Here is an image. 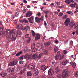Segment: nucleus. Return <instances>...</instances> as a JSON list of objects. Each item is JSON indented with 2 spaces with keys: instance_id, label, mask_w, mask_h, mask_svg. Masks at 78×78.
Wrapping results in <instances>:
<instances>
[{
  "instance_id": "1",
  "label": "nucleus",
  "mask_w": 78,
  "mask_h": 78,
  "mask_svg": "<svg viewBox=\"0 0 78 78\" xmlns=\"http://www.w3.org/2000/svg\"><path fill=\"white\" fill-rule=\"evenodd\" d=\"M16 30L15 29L12 30L9 33V34H12L13 35L16 36V37H17L19 35H20L22 34V32L20 30H17V33L16 32Z\"/></svg>"
},
{
  "instance_id": "2",
  "label": "nucleus",
  "mask_w": 78,
  "mask_h": 78,
  "mask_svg": "<svg viewBox=\"0 0 78 78\" xmlns=\"http://www.w3.org/2000/svg\"><path fill=\"white\" fill-rule=\"evenodd\" d=\"M68 73H69V71L67 69L64 70L63 72V73L62 75V78H66L68 76Z\"/></svg>"
},
{
  "instance_id": "3",
  "label": "nucleus",
  "mask_w": 78,
  "mask_h": 78,
  "mask_svg": "<svg viewBox=\"0 0 78 78\" xmlns=\"http://www.w3.org/2000/svg\"><path fill=\"white\" fill-rule=\"evenodd\" d=\"M16 70L18 72L20 71V74L21 75L22 74H23L24 72H25V71L22 70V68H20V66H18L16 68Z\"/></svg>"
},
{
  "instance_id": "4",
  "label": "nucleus",
  "mask_w": 78,
  "mask_h": 78,
  "mask_svg": "<svg viewBox=\"0 0 78 78\" xmlns=\"http://www.w3.org/2000/svg\"><path fill=\"white\" fill-rule=\"evenodd\" d=\"M70 20L69 18H67L66 19L64 22V25L67 27V26L69 25V24L70 23Z\"/></svg>"
},
{
  "instance_id": "5",
  "label": "nucleus",
  "mask_w": 78,
  "mask_h": 78,
  "mask_svg": "<svg viewBox=\"0 0 78 78\" xmlns=\"http://www.w3.org/2000/svg\"><path fill=\"white\" fill-rule=\"evenodd\" d=\"M18 62L16 60H15L11 62L9 64V66H12L17 64Z\"/></svg>"
},
{
  "instance_id": "6",
  "label": "nucleus",
  "mask_w": 78,
  "mask_h": 78,
  "mask_svg": "<svg viewBox=\"0 0 78 78\" xmlns=\"http://www.w3.org/2000/svg\"><path fill=\"white\" fill-rule=\"evenodd\" d=\"M2 35H5V36H7L6 37L7 38V39H9V38H10V37L8 35V34L9 33L8 32L4 31L2 32Z\"/></svg>"
},
{
  "instance_id": "7",
  "label": "nucleus",
  "mask_w": 78,
  "mask_h": 78,
  "mask_svg": "<svg viewBox=\"0 0 78 78\" xmlns=\"http://www.w3.org/2000/svg\"><path fill=\"white\" fill-rule=\"evenodd\" d=\"M16 28L17 29H20L21 30H23V27L22 24H19L16 26Z\"/></svg>"
},
{
  "instance_id": "8",
  "label": "nucleus",
  "mask_w": 78,
  "mask_h": 78,
  "mask_svg": "<svg viewBox=\"0 0 78 78\" xmlns=\"http://www.w3.org/2000/svg\"><path fill=\"white\" fill-rule=\"evenodd\" d=\"M48 68V66H45V65H42L41 66V68L42 70H43V71H45V70H46Z\"/></svg>"
},
{
  "instance_id": "9",
  "label": "nucleus",
  "mask_w": 78,
  "mask_h": 78,
  "mask_svg": "<svg viewBox=\"0 0 78 78\" xmlns=\"http://www.w3.org/2000/svg\"><path fill=\"white\" fill-rule=\"evenodd\" d=\"M31 58V55H26L24 56V58L26 60H30Z\"/></svg>"
},
{
  "instance_id": "10",
  "label": "nucleus",
  "mask_w": 78,
  "mask_h": 78,
  "mask_svg": "<svg viewBox=\"0 0 78 78\" xmlns=\"http://www.w3.org/2000/svg\"><path fill=\"white\" fill-rule=\"evenodd\" d=\"M53 74H54V71H53V70L50 69L48 72V75H50V76H51L53 75Z\"/></svg>"
},
{
  "instance_id": "11",
  "label": "nucleus",
  "mask_w": 78,
  "mask_h": 78,
  "mask_svg": "<svg viewBox=\"0 0 78 78\" xmlns=\"http://www.w3.org/2000/svg\"><path fill=\"white\" fill-rule=\"evenodd\" d=\"M29 22L30 23H33L34 22L33 20H34V18L33 16H32L31 17L29 18L28 19Z\"/></svg>"
},
{
  "instance_id": "12",
  "label": "nucleus",
  "mask_w": 78,
  "mask_h": 78,
  "mask_svg": "<svg viewBox=\"0 0 78 78\" xmlns=\"http://www.w3.org/2000/svg\"><path fill=\"white\" fill-rule=\"evenodd\" d=\"M33 14V13L31 11L28 12L26 13V17H30Z\"/></svg>"
},
{
  "instance_id": "13",
  "label": "nucleus",
  "mask_w": 78,
  "mask_h": 78,
  "mask_svg": "<svg viewBox=\"0 0 78 78\" xmlns=\"http://www.w3.org/2000/svg\"><path fill=\"white\" fill-rule=\"evenodd\" d=\"M0 75L1 77H6V75H7V73H4L3 72H2L0 73Z\"/></svg>"
},
{
  "instance_id": "14",
  "label": "nucleus",
  "mask_w": 78,
  "mask_h": 78,
  "mask_svg": "<svg viewBox=\"0 0 78 78\" xmlns=\"http://www.w3.org/2000/svg\"><path fill=\"white\" fill-rule=\"evenodd\" d=\"M41 18H39L37 17H35V21L37 23H39L41 22Z\"/></svg>"
},
{
  "instance_id": "15",
  "label": "nucleus",
  "mask_w": 78,
  "mask_h": 78,
  "mask_svg": "<svg viewBox=\"0 0 78 78\" xmlns=\"http://www.w3.org/2000/svg\"><path fill=\"white\" fill-rule=\"evenodd\" d=\"M34 71L35 73H34L33 76H36V75H37L39 74V73L38 69H35Z\"/></svg>"
},
{
  "instance_id": "16",
  "label": "nucleus",
  "mask_w": 78,
  "mask_h": 78,
  "mask_svg": "<svg viewBox=\"0 0 78 78\" xmlns=\"http://www.w3.org/2000/svg\"><path fill=\"white\" fill-rule=\"evenodd\" d=\"M42 55H48V52L47 50H43V52L42 53Z\"/></svg>"
},
{
  "instance_id": "17",
  "label": "nucleus",
  "mask_w": 78,
  "mask_h": 78,
  "mask_svg": "<svg viewBox=\"0 0 78 78\" xmlns=\"http://www.w3.org/2000/svg\"><path fill=\"white\" fill-rule=\"evenodd\" d=\"M31 58L32 59L36 60V59H37V53L33 54L31 56Z\"/></svg>"
},
{
  "instance_id": "18",
  "label": "nucleus",
  "mask_w": 78,
  "mask_h": 78,
  "mask_svg": "<svg viewBox=\"0 0 78 78\" xmlns=\"http://www.w3.org/2000/svg\"><path fill=\"white\" fill-rule=\"evenodd\" d=\"M35 43H33L31 46V48L33 51H34L36 50V48L35 47Z\"/></svg>"
},
{
  "instance_id": "19",
  "label": "nucleus",
  "mask_w": 78,
  "mask_h": 78,
  "mask_svg": "<svg viewBox=\"0 0 78 78\" xmlns=\"http://www.w3.org/2000/svg\"><path fill=\"white\" fill-rule=\"evenodd\" d=\"M51 44V41H48L47 42L44 43V45L45 47H48L49 45H50Z\"/></svg>"
},
{
  "instance_id": "20",
  "label": "nucleus",
  "mask_w": 78,
  "mask_h": 78,
  "mask_svg": "<svg viewBox=\"0 0 78 78\" xmlns=\"http://www.w3.org/2000/svg\"><path fill=\"white\" fill-rule=\"evenodd\" d=\"M70 64H71V65H72L73 68L74 69V68H75V67H76V64H75V62H71Z\"/></svg>"
},
{
  "instance_id": "21",
  "label": "nucleus",
  "mask_w": 78,
  "mask_h": 78,
  "mask_svg": "<svg viewBox=\"0 0 78 78\" xmlns=\"http://www.w3.org/2000/svg\"><path fill=\"white\" fill-rule=\"evenodd\" d=\"M41 37V36L39 34H36V36L35 37V40H39Z\"/></svg>"
},
{
  "instance_id": "22",
  "label": "nucleus",
  "mask_w": 78,
  "mask_h": 78,
  "mask_svg": "<svg viewBox=\"0 0 78 78\" xmlns=\"http://www.w3.org/2000/svg\"><path fill=\"white\" fill-rule=\"evenodd\" d=\"M12 37L11 38V40L12 41H14L15 40H16V36H15L14 35H13V34H12Z\"/></svg>"
},
{
  "instance_id": "23",
  "label": "nucleus",
  "mask_w": 78,
  "mask_h": 78,
  "mask_svg": "<svg viewBox=\"0 0 78 78\" xmlns=\"http://www.w3.org/2000/svg\"><path fill=\"white\" fill-rule=\"evenodd\" d=\"M14 69L13 68H9L7 69V71L9 72L10 73V72H14Z\"/></svg>"
},
{
  "instance_id": "24",
  "label": "nucleus",
  "mask_w": 78,
  "mask_h": 78,
  "mask_svg": "<svg viewBox=\"0 0 78 78\" xmlns=\"http://www.w3.org/2000/svg\"><path fill=\"white\" fill-rule=\"evenodd\" d=\"M77 5V3H74L73 4H70L69 5L71 6V8H74V7H75Z\"/></svg>"
},
{
  "instance_id": "25",
  "label": "nucleus",
  "mask_w": 78,
  "mask_h": 78,
  "mask_svg": "<svg viewBox=\"0 0 78 78\" xmlns=\"http://www.w3.org/2000/svg\"><path fill=\"white\" fill-rule=\"evenodd\" d=\"M59 50V48H58L56 46H54V53H56Z\"/></svg>"
},
{
  "instance_id": "26",
  "label": "nucleus",
  "mask_w": 78,
  "mask_h": 78,
  "mask_svg": "<svg viewBox=\"0 0 78 78\" xmlns=\"http://www.w3.org/2000/svg\"><path fill=\"white\" fill-rule=\"evenodd\" d=\"M60 71V69H59V68L58 67H57L55 70V72L57 73H58V72Z\"/></svg>"
},
{
  "instance_id": "27",
  "label": "nucleus",
  "mask_w": 78,
  "mask_h": 78,
  "mask_svg": "<svg viewBox=\"0 0 78 78\" xmlns=\"http://www.w3.org/2000/svg\"><path fill=\"white\" fill-rule=\"evenodd\" d=\"M30 27L29 26H27L24 27V30L25 31V33H27V31L28 30Z\"/></svg>"
},
{
  "instance_id": "28",
  "label": "nucleus",
  "mask_w": 78,
  "mask_h": 78,
  "mask_svg": "<svg viewBox=\"0 0 78 78\" xmlns=\"http://www.w3.org/2000/svg\"><path fill=\"white\" fill-rule=\"evenodd\" d=\"M68 62V61H67V60H63V61L62 62V65H66V64H67Z\"/></svg>"
},
{
  "instance_id": "29",
  "label": "nucleus",
  "mask_w": 78,
  "mask_h": 78,
  "mask_svg": "<svg viewBox=\"0 0 78 78\" xmlns=\"http://www.w3.org/2000/svg\"><path fill=\"white\" fill-rule=\"evenodd\" d=\"M42 55V53H41L40 54V55H37V58H38L39 59L40 58H41V57Z\"/></svg>"
},
{
  "instance_id": "30",
  "label": "nucleus",
  "mask_w": 78,
  "mask_h": 78,
  "mask_svg": "<svg viewBox=\"0 0 78 78\" xmlns=\"http://www.w3.org/2000/svg\"><path fill=\"white\" fill-rule=\"evenodd\" d=\"M22 22H24L25 23H28L29 22L28 20H22Z\"/></svg>"
},
{
  "instance_id": "31",
  "label": "nucleus",
  "mask_w": 78,
  "mask_h": 78,
  "mask_svg": "<svg viewBox=\"0 0 78 78\" xmlns=\"http://www.w3.org/2000/svg\"><path fill=\"white\" fill-rule=\"evenodd\" d=\"M27 75L28 76H30L32 75V73L31 72H28L27 73Z\"/></svg>"
},
{
  "instance_id": "32",
  "label": "nucleus",
  "mask_w": 78,
  "mask_h": 78,
  "mask_svg": "<svg viewBox=\"0 0 78 78\" xmlns=\"http://www.w3.org/2000/svg\"><path fill=\"white\" fill-rule=\"evenodd\" d=\"M65 3L66 4H70L71 3V2L69 0H66L65 1Z\"/></svg>"
},
{
  "instance_id": "33",
  "label": "nucleus",
  "mask_w": 78,
  "mask_h": 78,
  "mask_svg": "<svg viewBox=\"0 0 78 78\" xmlns=\"http://www.w3.org/2000/svg\"><path fill=\"white\" fill-rule=\"evenodd\" d=\"M64 58V55H61L60 56V59H59L60 61L62 59H63Z\"/></svg>"
},
{
  "instance_id": "34",
  "label": "nucleus",
  "mask_w": 78,
  "mask_h": 78,
  "mask_svg": "<svg viewBox=\"0 0 78 78\" xmlns=\"http://www.w3.org/2000/svg\"><path fill=\"white\" fill-rule=\"evenodd\" d=\"M32 64H29L28 65V68L30 70H32Z\"/></svg>"
},
{
  "instance_id": "35",
  "label": "nucleus",
  "mask_w": 78,
  "mask_h": 78,
  "mask_svg": "<svg viewBox=\"0 0 78 78\" xmlns=\"http://www.w3.org/2000/svg\"><path fill=\"white\" fill-rule=\"evenodd\" d=\"M35 67H36V66H35V65L34 64H32V70H34V69H35Z\"/></svg>"
},
{
  "instance_id": "36",
  "label": "nucleus",
  "mask_w": 78,
  "mask_h": 78,
  "mask_svg": "<svg viewBox=\"0 0 78 78\" xmlns=\"http://www.w3.org/2000/svg\"><path fill=\"white\" fill-rule=\"evenodd\" d=\"M69 23V27L70 28H72L74 25H75V24H73V23Z\"/></svg>"
},
{
  "instance_id": "37",
  "label": "nucleus",
  "mask_w": 78,
  "mask_h": 78,
  "mask_svg": "<svg viewBox=\"0 0 78 78\" xmlns=\"http://www.w3.org/2000/svg\"><path fill=\"white\" fill-rule=\"evenodd\" d=\"M32 36L33 37H34L36 35V33L34 31L32 30Z\"/></svg>"
},
{
  "instance_id": "38",
  "label": "nucleus",
  "mask_w": 78,
  "mask_h": 78,
  "mask_svg": "<svg viewBox=\"0 0 78 78\" xmlns=\"http://www.w3.org/2000/svg\"><path fill=\"white\" fill-rule=\"evenodd\" d=\"M59 55H56L55 56V59L56 60H58V59L59 58Z\"/></svg>"
},
{
  "instance_id": "39",
  "label": "nucleus",
  "mask_w": 78,
  "mask_h": 78,
  "mask_svg": "<svg viewBox=\"0 0 78 78\" xmlns=\"http://www.w3.org/2000/svg\"><path fill=\"white\" fill-rule=\"evenodd\" d=\"M15 16L16 17H18V16H19V13H18L17 12H16L15 13Z\"/></svg>"
},
{
  "instance_id": "40",
  "label": "nucleus",
  "mask_w": 78,
  "mask_h": 78,
  "mask_svg": "<svg viewBox=\"0 0 78 78\" xmlns=\"http://www.w3.org/2000/svg\"><path fill=\"white\" fill-rule=\"evenodd\" d=\"M29 37L30 35L28 34H27L25 36V38H26V39H27V38H28Z\"/></svg>"
},
{
  "instance_id": "41",
  "label": "nucleus",
  "mask_w": 78,
  "mask_h": 78,
  "mask_svg": "<svg viewBox=\"0 0 78 78\" xmlns=\"http://www.w3.org/2000/svg\"><path fill=\"white\" fill-rule=\"evenodd\" d=\"M43 12L44 14H47L48 13V10L45 11H43Z\"/></svg>"
},
{
  "instance_id": "42",
  "label": "nucleus",
  "mask_w": 78,
  "mask_h": 78,
  "mask_svg": "<svg viewBox=\"0 0 78 78\" xmlns=\"http://www.w3.org/2000/svg\"><path fill=\"white\" fill-rule=\"evenodd\" d=\"M67 15H66L65 16H64V17L62 18V19H63L64 20V19H66V18H67Z\"/></svg>"
},
{
  "instance_id": "43",
  "label": "nucleus",
  "mask_w": 78,
  "mask_h": 78,
  "mask_svg": "<svg viewBox=\"0 0 78 78\" xmlns=\"http://www.w3.org/2000/svg\"><path fill=\"white\" fill-rule=\"evenodd\" d=\"M37 48H39V47H41V44L39 43H37Z\"/></svg>"
},
{
  "instance_id": "44",
  "label": "nucleus",
  "mask_w": 78,
  "mask_h": 78,
  "mask_svg": "<svg viewBox=\"0 0 78 78\" xmlns=\"http://www.w3.org/2000/svg\"><path fill=\"white\" fill-rule=\"evenodd\" d=\"M22 52H20L18 53H17L16 54V56H19L20 54H22Z\"/></svg>"
},
{
  "instance_id": "45",
  "label": "nucleus",
  "mask_w": 78,
  "mask_h": 78,
  "mask_svg": "<svg viewBox=\"0 0 78 78\" xmlns=\"http://www.w3.org/2000/svg\"><path fill=\"white\" fill-rule=\"evenodd\" d=\"M40 48L41 49V50H44V45H42L41 46V47Z\"/></svg>"
},
{
  "instance_id": "46",
  "label": "nucleus",
  "mask_w": 78,
  "mask_h": 78,
  "mask_svg": "<svg viewBox=\"0 0 78 78\" xmlns=\"http://www.w3.org/2000/svg\"><path fill=\"white\" fill-rule=\"evenodd\" d=\"M23 57H24V55H22L20 57V60L22 59L23 58Z\"/></svg>"
},
{
  "instance_id": "47",
  "label": "nucleus",
  "mask_w": 78,
  "mask_h": 78,
  "mask_svg": "<svg viewBox=\"0 0 78 78\" xmlns=\"http://www.w3.org/2000/svg\"><path fill=\"white\" fill-rule=\"evenodd\" d=\"M56 55L60 56V51H58Z\"/></svg>"
},
{
  "instance_id": "48",
  "label": "nucleus",
  "mask_w": 78,
  "mask_h": 78,
  "mask_svg": "<svg viewBox=\"0 0 78 78\" xmlns=\"http://www.w3.org/2000/svg\"><path fill=\"white\" fill-rule=\"evenodd\" d=\"M75 75L76 76H78V72L76 71L75 72Z\"/></svg>"
},
{
  "instance_id": "49",
  "label": "nucleus",
  "mask_w": 78,
  "mask_h": 78,
  "mask_svg": "<svg viewBox=\"0 0 78 78\" xmlns=\"http://www.w3.org/2000/svg\"><path fill=\"white\" fill-rule=\"evenodd\" d=\"M63 53L65 55H66V54L67 53V51L66 50H65L63 51Z\"/></svg>"
},
{
  "instance_id": "50",
  "label": "nucleus",
  "mask_w": 78,
  "mask_h": 78,
  "mask_svg": "<svg viewBox=\"0 0 78 78\" xmlns=\"http://www.w3.org/2000/svg\"><path fill=\"white\" fill-rule=\"evenodd\" d=\"M63 14H64L63 13H60L58 15V16H63Z\"/></svg>"
},
{
  "instance_id": "51",
  "label": "nucleus",
  "mask_w": 78,
  "mask_h": 78,
  "mask_svg": "<svg viewBox=\"0 0 78 78\" xmlns=\"http://www.w3.org/2000/svg\"><path fill=\"white\" fill-rule=\"evenodd\" d=\"M72 57L74 59H75L76 58V55H72Z\"/></svg>"
},
{
  "instance_id": "52",
  "label": "nucleus",
  "mask_w": 78,
  "mask_h": 78,
  "mask_svg": "<svg viewBox=\"0 0 78 78\" xmlns=\"http://www.w3.org/2000/svg\"><path fill=\"white\" fill-rule=\"evenodd\" d=\"M70 44L71 45H73V42L72 41H70Z\"/></svg>"
},
{
  "instance_id": "53",
  "label": "nucleus",
  "mask_w": 78,
  "mask_h": 78,
  "mask_svg": "<svg viewBox=\"0 0 78 78\" xmlns=\"http://www.w3.org/2000/svg\"><path fill=\"white\" fill-rule=\"evenodd\" d=\"M16 78V76H11V78Z\"/></svg>"
},
{
  "instance_id": "54",
  "label": "nucleus",
  "mask_w": 78,
  "mask_h": 78,
  "mask_svg": "<svg viewBox=\"0 0 78 78\" xmlns=\"http://www.w3.org/2000/svg\"><path fill=\"white\" fill-rule=\"evenodd\" d=\"M31 41V39L30 38H29V39L27 40V43H30Z\"/></svg>"
},
{
  "instance_id": "55",
  "label": "nucleus",
  "mask_w": 78,
  "mask_h": 78,
  "mask_svg": "<svg viewBox=\"0 0 78 78\" xmlns=\"http://www.w3.org/2000/svg\"><path fill=\"white\" fill-rule=\"evenodd\" d=\"M20 64H23V61H22V60H21L20 61Z\"/></svg>"
},
{
  "instance_id": "56",
  "label": "nucleus",
  "mask_w": 78,
  "mask_h": 78,
  "mask_svg": "<svg viewBox=\"0 0 78 78\" xmlns=\"http://www.w3.org/2000/svg\"><path fill=\"white\" fill-rule=\"evenodd\" d=\"M23 2L24 3H27V1L26 0H23Z\"/></svg>"
},
{
  "instance_id": "57",
  "label": "nucleus",
  "mask_w": 78,
  "mask_h": 78,
  "mask_svg": "<svg viewBox=\"0 0 78 78\" xmlns=\"http://www.w3.org/2000/svg\"><path fill=\"white\" fill-rule=\"evenodd\" d=\"M27 11V10H26V9H24L23 12V13H26V12Z\"/></svg>"
},
{
  "instance_id": "58",
  "label": "nucleus",
  "mask_w": 78,
  "mask_h": 78,
  "mask_svg": "<svg viewBox=\"0 0 78 78\" xmlns=\"http://www.w3.org/2000/svg\"><path fill=\"white\" fill-rule=\"evenodd\" d=\"M70 12H72L71 11H67L66 12V13L67 14H71V13Z\"/></svg>"
},
{
  "instance_id": "59",
  "label": "nucleus",
  "mask_w": 78,
  "mask_h": 78,
  "mask_svg": "<svg viewBox=\"0 0 78 78\" xmlns=\"http://www.w3.org/2000/svg\"><path fill=\"white\" fill-rule=\"evenodd\" d=\"M55 64H56V63H55V62H52L53 66H55Z\"/></svg>"
},
{
  "instance_id": "60",
  "label": "nucleus",
  "mask_w": 78,
  "mask_h": 78,
  "mask_svg": "<svg viewBox=\"0 0 78 78\" xmlns=\"http://www.w3.org/2000/svg\"><path fill=\"white\" fill-rule=\"evenodd\" d=\"M11 5L12 6H14L15 5V3H11Z\"/></svg>"
},
{
  "instance_id": "61",
  "label": "nucleus",
  "mask_w": 78,
  "mask_h": 78,
  "mask_svg": "<svg viewBox=\"0 0 78 78\" xmlns=\"http://www.w3.org/2000/svg\"><path fill=\"white\" fill-rule=\"evenodd\" d=\"M78 12V10L77 9H76L75 11L74 12V13H76H76H77V12Z\"/></svg>"
},
{
  "instance_id": "62",
  "label": "nucleus",
  "mask_w": 78,
  "mask_h": 78,
  "mask_svg": "<svg viewBox=\"0 0 78 78\" xmlns=\"http://www.w3.org/2000/svg\"><path fill=\"white\" fill-rule=\"evenodd\" d=\"M51 6H52V7H53V6H54V4L53 3H52L51 4Z\"/></svg>"
},
{
  "instance_id": "63",
  "label": "nucleus",
  "mask_w": 78,
  "mask_h": 78,
  "mask_svg": "<svg viewBox=\"0 0 78 78\" xmlns=\"http://www.w3.org/2000/svg\"><path fill=\"white\" fill-rule=\"evenodd\" d=\"M47 59H45L44 61L43 62H47Z\"/></svg>"
},
{
  "instance_id": "64",
  "label": "nucleus",
  "mask_w": 78,
  "mask_h": 78,
  "mask_svg": "<svg viewBox=\"0 0 78 78\" xmlns=\"http://www.w3.org/2000/svg\"><path fill=\"white\" fill-rule=\"evenodd\" d=\"M59 8H64V6H59Z\"/></svg>"
}]
</instances>
